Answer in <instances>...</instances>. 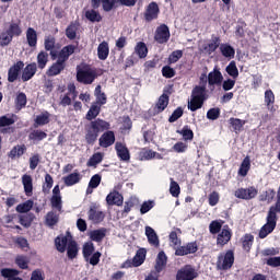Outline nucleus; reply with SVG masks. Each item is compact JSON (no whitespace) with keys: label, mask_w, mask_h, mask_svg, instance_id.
<instances>
[{"label":"nucleus","mask_w":280,"mask_h":280,"mask_svg":"<svg viewBox=\"0 0 280 280\" xmlns=\"http://www.w3.org/2000/svg\"><path fill=\"white\" fill-rule=\"evenodd\" d=\"M110 130V122L96 118L91 120L90 124L85 125V141L89 145H93L97 141L101 132H106Z\"/></svg>","instance_id":"obj_1"},{"label":"nucleus","mask_w":280,"mask_h":280,"mask_svg":"<svg viewBox=\"0 0 280 280\" xmlns=\"http://www.w3.org/2000/svg\"><path fill=\"white\" fill-rule=\"evenodd\" d=\"M277 213H280V186L277 192V202L271 206L267 215V223L260 229L259 237L264 240L272 233L277 226Z\"/></svg>","instance_id":"obj_2"},{"label":"nucleus","mask_w":280,"mask_h":280,"mask_svg":"<svg viewBox=\"0 0 280 280\" xmlns=\"http://www.w3.org/2000/svg\"><path fill=\"white\" fill-rule=\"evenodd\" d=\"M98 75L97 69L90 66L77 68V80L81 82V84H92Z\"/></svg>","instance_id":"obj_3"},{"label":"nucleus","mask_w":280,"mask_h":280,"mask_svg":"<svg viewBox=\"0 0 280 280\" xmlns=\"http://www.w3.org/2000/svg\"><path fill=\"white\" fill-rule=\"evenodd\" d=\"M235 262V256L233 252L229 250L224 254H220L217 261L218 270H229L233 268V264Z\"/></svg>","instance_id":"obj_4"},{"label":"nucleus","mask_w":280,"mask_h":280,"mask_svg":"<svg viewBox=\"0 0 280 280\" xmlns=\"http://www.w3.org/2000/svg\"><path fill=\"white\" fill-rule=\"evenodd\" d=\"M258 194L259 190H257V188H255L254 186H250L248 188L236 189L234 196L240 200H253V198H256Z\"/></svg>","instance_id":"obj_5"},{"label":"nucleus","mask_w":280,"mask_h":280,"mask_svg":"<svg viewBox=\"0 0 280 280\" xmlns=\"http://www.w3.org/2000/svg\"><path fill=\"white\" fill-rule=\"evenodd\" d=\"M198 277V272L191 265H186L177 271L176 280H194Z\"/></svg>","instance_id":"obj_6"},{"label":"nucleus","mask_w":280,"mask_h":280,"mask_svg":"<svg viewBox=\"0 0 280 280\" xmlns=\"http://www.w3.org/2000/svg\"><path fill=\"white\" fill-rule=\"evenodd\" d=\"M170 27H167V25L165 24H162L155 30L154 40L160 45H164V43H167V40H170Z\"/></svg>","instance_id":"obj_7"},{"label":"nucleus","mask_w":280,"mask_h":280,"mask_svg":"<svg viewBox=\"0 0 280 280\" xmlns=\"http://www.w3.org/2000/svg\"><path fill=\"white\" fill-rule=\"evenodd\" d=\"M224 82V75L220 71V68L215 66L211 72L208 73V84L209 86H222Z\"/></svg>","instance_id":"obj_8"},{"label":"nucleus","mask_w":280,"mask_h":280,"mask_svg":"<svg viewBox=\"0 0 280 280\" xmlns=\"http://www.w3.org/2000/svg\"><path fill=\"white\" fill-rule=\"evenodd\" d=\"M232 236L233 232L231 231V228H229V225H224L217 236L218 246H225V244H229Z\"/></svg>","instance_id":"obj_9"},{"label":"nucleus","mask_w":280,"mask_h":280,"mask_svg":"<svg viewBox=\"0 0 280 280\" xmlns=\"http://www.w3.org/2000/svg\"><path fill=\"white\" fill-rule=\"evenodd\" d=\"M106 202L109 207H121L124 205V196L117 191V187L107 195Z\"/></svg>","instance_id":"obj_10"},{"label":"nucleus","mask_w":280,"mask_h":280,"mask_svg":"<svg viewBox=\"0 0 280 280\" xmlns=\"http://www.w3.org/2000/svg\"><path fill=\"white\" fill-rule=\"evenodd\" d=\"M198 252V245L196 243H188L184 246H179L175 249L177 257H185V255H194Z\"/></svg>","instance_id":"obj_11"},{"label":"nucleus","mask_w":280,"mask_h":280,"mask_svg":"<svg viewBox=\"0 0 280 280\" xmlns=\"http://www.w3.org/2000/svg\"><path fill=\"white\" fill-rule=\"evenodd\" d=\"M115 143V131L106 130L98 139L101 148H110Z\"/></svg>","instance_id":"obj_12"},{"label":"nucleus","mask_w":280,"mask_h":280,"mask_svg":"<svg viewBox=\"0 0 280 280\" xmlns=\"http://www.w3.org/2000/svg\"><path fill=\"white\" fill-rule=\"evenodd\" d=\"M51 207L58 211H62V196H60V186L56 185L52 189V197L50 199Z\"/></svg>","instance_id":"obj_13"},{"label":"nucleus","mask_w":280,"mask_h":280,"mask_svg":"<svg viewBox=\"0 0 280 280\" xmlns=\"http://www.w3.org/2000/svg\"><path fill=\"white\" fill-rule=\"evenodd\" d=\"M115 150L120 161H125V162L130 161V150H128V147H126L125 143L116 142Z\"/></svg>","instance_id":"obj_14"},{"label":"nucleus","mask_w":280,"mask_h":280,"mask_svg":"<svg viewBox=\"0 0 280 280\" xmlns=\"http://www.w3.org/2000/svg\"><path fill=\"white\" fill-rule=\"evenodd\" d=\"M24 67L25 63H23V61H18L14 66H12L8 72V81L16 82V80L19 79V73H21V69H23Z\"/></svg>","instance_id":"obj_15"},{"label":"nucleus","mask_w":280,"mask_h":280,"mask_svg":"<svg viewBox=\"0 0 280 280\" xmlns=\"http://www.w3.org/2000/svg\"><path fill=\"white\" fill-rule=\"evenodd\" d=\"M159 4L156 2H151L144 13L145 21H154V19H159Z\"/></svg>","instance_id":"obj_16"},{"label":"nucleus","mask_w":280,"mask_h":280,"mask_svg":"<svg viewBox=\"0 0 280 280\" xmlns=\"http://www.w3.org/2000/svg\"><path fill=\"white\" fill-rule=\"evenodd\" d=\"M62 180L66 187H73V185H78V183L82 180V174H80L78 171H74L73 173L62 177Z\"/></svg>","instance_id":"obj_17"},{"label":"nucleus","mask_w":280,"mask_h":280,"mask_svg":"<svg viewBox=\"0 0 280 280\" xmlns=\"http://www.w3.org/2000/svg\"><path fill=\"white\" fill-rule=\"evenodd\" d=\"M73 54H75V46L68 45L60 50L57 61L65 65L69 60V56H73Z\"/></svg>","instance_id":"obj_18"},{"label":"nucleus","mask_w":280,"mask_h":280,"mask_svg":"<svg viewBox=\"0 0 280 280\" xmlns=\"http://www.w3.org/2000/svg\"><path fill=\"white\" fill-rule=\"evenodd\" d=\"M72 241L71 236L68 234L67 236H58L55 240V246L59 253H65L67 250V246Z\"/></svg>","instance_id":"obj_19"},{"label":"nucleus","mask_w":280,"mask_h":280,"mask_svg":"<svg viewBox=\"0 0 280 280\" xmlns=\"http://www.w3.org/2000/svg\"><path fill=\"white\" fill-rule=\"evenodd\" d=\"M22 185L24 187L25 196H32L34 194V183L31 175L24 174L22 176Z\"/></svg>","instance_id":"obj_20"},{"label":"nucleus","mask_w":280,"mask_h":280,"mask_svg":"<svg viewBox=\"0 0 280 280\" xmlns=\"http://www.w3.org/2000/svg\"><path fill=\"white\" fill-rule=\"evenodd\" d=\"M220 43H221L220 37L212 36L209 43L203 46L205 54H208V56H211V54H213L215 49H218V47L220 48Z\"/></svg>","instance_id":"obj_21"},{"label":"nucleus","mask_w":280,"mask_h":280,"mask_svg":"<svg viewBox=\"0 0 280 280\" xmlns=\"http://www.w3.org/2000/svg\"><path fill=\"white\" fill-rule=\"evenodd\" d=\"M37 66L35 62L27 65L22 72V82H28L33 75H36Z\"/></svg>","instance_id":"obj_22"},{"label":"nucleus","mask_w":280,"mask_h":280,"mask_svg":"<svg viewBox=\"0 0 280 280\" xmlns=\"http://www.w3.org/2000/svg\"><path fill=\"white\" fill-rule=\"evenodd\" d=\"M168 104H170V96L167 94H162L154 106V113H156V115H159V113H163V110L167 108Z\"/></svg>","instance_id":"obj_23"},{"label":"nucleus","mask_w":280,"mask_h":280,"mask_svg":"<svg viewBox=\"0 0 280 280\" xmlns=\"http://www.w3.org/2000/svg\"><path fill=\"white\" fill-rule=\"evenodd\" d=\"M109 54H110V46H108V42H102L97 47L98 60H106Z\"/></svg>","instance_id":"obj_24"},{"label":"nucleus","mask_w":280,"mask_h":280,"mask_svg":"<svg viewBox=\"0 0 280 280\" xmlns=\"http://www.w3.org/2000/svg\"><path fill=\"white\" fill-rule=\"evenodd\" d=\"M219 49L223 58H228V60H233V58H235V48L230 44H221Z\"/></svg>","instance_id":"obj_25"},{"label":"nucleus","mask_w":280,"mask_h":280,"mask_svg":"<svg viewBox=\"0 0 280 280\" xmlns=\"http://www.w3.org/2000/svg\"><path fill=\"white\" fill-rule=\"evenodd\" d=\"M100 113H102V105H98L97 103H92L90 109L85 115V119L88 121H93V119L95 120Z\"/></svg>","instance_id":"obj_26"},{"label":"nucleus","mask_w":280,"mask_h":280,"mask_svg":"<svg viewBox=\"0 0 280 280\" xmlns=\"http://www.w3.org/2000/svg\"><path fill=\"white\" fill-rule=\"evenodd\" d=\"M26 40L30 47H36L38 45V33L33 27L26 30Z\"/></svg>","instance_id":"obj_27"},{"label":"nucleus","mask_w":280,"mask_h":280,"mask_svg":"<svg viewBox=\"0 0 280 280\" xmlns=\"http://www.w3.org/2000/svg\"><path fill=\"white\" fill-rule=\"evenodd\" d=\"M88 215H89V220L94 222V224H100V222H103L105 218L104 212L95 208H91Z\"/></svg>","instance_id":"obj_28"},{"label":"nucleus","mask_w":280,"mask_h":280,"mask_svg":"<svg viewBox=\"0 0 280 280\" xmlns=\"http://www.w3.org/2000/svg\"><path fill=\"white\" fill-rule=\"evenodd\" d=\"M145 235H147L148 242H149V244H151V246L159 247V245H160L159 235H156V232L154 231V229H152L150 226H145Z\"/></svg>","instance_id":"obj_29"},{"label":"nucleus","mask_w":280,"mask_h":280,"mask_svg":"<svg viewBox=\"0 0 280 280\" xmlns=\"http://www.w3.org/2000/svg\"><path fill=\"white\" fill-rule=\"evenodd\" d=\"M102 183V175L95 174L91 177L88 188H86V194H93V189H97L100 187V184Z\"/></svg>","instance_id":"obj_30"},{"label":"nucleus","mask_w":280,"mask_h":280,"mask_svg":"<svg viewBox=\"0 0 280 280\" xmlns=\"http://www.w3.org/2000/svg\"><path fill=\"white\" fill-rule=\"evenodd\" d=\"M44 45H45L46 51H50L51 59L56 60V58H58L56 50H54V47L56 46V38L46 37Z\"/></svg>","instance_id":"obj_31"},{"label":"nucleus","mask_w":280,"mask_h":280,"mask_svg":"<svg viewBox=\"0 0 280 280\" xmlns=\"http://www.w3.org/2000/svg\"><path fill=\"white\" fill-rule=\"evenodd\" d=\"M51 114L49 112H43L42 114L37 115L35 118V128L38 126H47L50 121Z\"/></svg>","instance_id":"obj_32"},{"label":"nucleus","mask_w":280,"mask_h":280,"mask_svg":"<svg viewBox=\"0 0 280 280\" xmlns=\"http://www.w3.org/2000/svg\"><path fill=\"white\" fill-rule=\"evenodd\" d=\"M165 266H167V255H165V252H160L155 262L156 272H161Z\"/></svg>","instance_id":"obj_33"},{"label":"nucleus","mask_w":280,"mask_h":280,"mask_svg":"<svg viewBox=\"0 0 280 280\" xmlns=\"http://www.w3.org/2000/svg\"><path fill=\"white\" fill-rule=\"evenodd\" d=\"M4 31H7L10 34V36L13 38H14V36L19 37V36H21V34H23L21 24L16 23V22H11L9 24V27Z\"/></svg>","instance_id":"obj_34"},{"label":"nucleus","mask_w":280,"mask_h":280,"mask_svg":"<svg viewBox=\"0 0 280 280\" xmlns=\"http://www.w3.org/2000/svg\"><path fill=\"white\" fill-rule=\"evenodd\" d=\"M102 161H104V153L96 152L89 159L86 165H88V167L95 168V167H97V165H100V163H102Z\"/></svg>","instance_id":"obj_35"},{"label":"nucleus","mask_w":280,"mask_h":280,"mask_svg":"<svg viewBox=\"0 0 280 280\" xmlns=\"http://www.w3.org/2000/svg\"><path fill=\"white\" fill-rule=\"evenodd\" d=\"M145 254H147L145 248H140L137 252L136 256L132 259V266L135 268H139V266H141L143 261H145Z\"/></svg>","instance_id":"obj_36"},{"label":"nucleus","mask_w":280,"mask_h":280,"mask_svg":"<svg viewBox=\"0 0 280 280\" xmlns=\"http://www.w3.org/2000/svg\"><path fill=\"white\" fill-rule=\"evenodd\" d=\"M248 172H250V156L247 155L241 163L238 168V176H248Z\"/></svg>","instance_id":"obj_37"},{"label":"nucleus","mask_w":280,"mask_h":280,"mask_svg":"<svg viewBox=\"0 0 280 280\" xmlns=\"http://www.w3.org/2000/svg\"><path fill=\"white\" fill-rule=\"evenodd\" d=\"M206 95H207V86L197 85L192 89L191 97L205 101Z\"/></svg>","instance_id":"obj_38"},{"label":"nucleus","mask_w":280,"mask_h":280,"mask_svg":"<svg viewBox=\"0 0 280 280\" xmlns=\"http://www.w3.org/2000/svg\"><path fill=\"white\" fill-rule=\"evenodd\" d=\"M90 240L92 242H102L106 237V229L102 228L100 230H93L90 232Z\"/></svg>","instance_id":"obj_39"},{"label":"nucleus","mask_w":280,"mask_h":280,"mask_svg":"<svg viewBox=\"0 0 280 280\" xmlns=\"http://www.w3.org/2000/svg\"><path fill=\"white\" fill-rule=\"evenodd\" d=\"M65 70V63L57 60V62L52 63V66L48 69L47 75L54 77L59 75Z\"/></svg>","instance_id":"obj_40"},{"label":"nucleus","mask_w":280,"mask_h":280,"mask_svg":"<svg viewBox=\"0 0 280 280\" xmlns=\"http://www.w3.org/2000/svg\"><path fill=\"white\" fill-rule=\"evenodd\" d=\"M225 71L231 78H233V80H237V78H240V70L237 69V63H235V61H231L226 66Z\"/></svg>","instance_id":"obj_41"},{"label":"nucleus","mask_w":280,"mask_h":280,"mask_svg":"<svg viewBox=\"0 0 280 280\" xmlns=\"http://www.w3.org/2000/svg\"><path fill=\"white\" fill-rule=\"evenodd\" d=\"M1 275L8 280H23L19 278V270L16 269H2Z\"/></svg>","instance_id":"obj_42"},{"label":"nucleus","mask_w":280,"mask_h":280,"mask_svg":"<svg viewBox=\"0 0 280 280\" xmlns=\"http://www.w3.org/2000/svg\"><path fill=\"white\" fill-rule=\"evenodd\" d=\"M202 104H205V101H202V98H196L191 96L190 102H188V108L192 113H196V110L202 108Z\"/></svg>","instance_id":"obj_43"},{"label":"nucleus","mask_w":280,"mask_h":280,"mask_svg":"<svg viewBox=\"0 0 280 280\" xmlns=\"http://www.w3.org/2000/svg\"><path fill=\"white\" fill-rule=\"evenodd\" d=\"M229 124L232 126L234 132H241L242 128L246 125V120L240 118H230Z\"/></svg>","instance_id":"obj_44"},{"label":"nucleus","mask_w":280,"mask_h":280,"mask_svg":"<svg viewBox=\"0 0 280 280\" xmlns=\"http://www.w3.org/2000/svg\"><path fill=\"white\" fill-rule=\"evenodd\" d=\"M67 255L69 259H75L78 257V243L75 241L72 240L68 243Z\"/></svg>","instance_id":"obj_45"},{"label":"nucleus","mask_w":280,"mask_h":280,"mask_svg":"<svg viewBox=\"0 0 280 280\" xmlns=\"http://www.w3.org/2000/svg\"><path fill=\"white\" fill-rule=\"evenodd\" d=\"M47 62H49V54L45 51H40L37 55V67L38 69H45L47 67Z\"/></svg>","instance_id":"obj_46"},{"label":"nucleus","mask_w":280,"mask_h":280,"mask_svg":"<svg viewBox=\"0 0 280 280\" xmlns=\"http://www.w3.org/2000/svg\"><path fill=\"white\" fill-rule=\"evenodd\" d=\"M178 135H182L184 141H194V131L189 126H184L182 130H177Z\"/></svg>","instance_id":"obj_47"},{"label":"nucleus","mask_w":280,"mask_h":280,"mask_svg":"<svg viewBox=\"0 0 280 280\" xmlns=\"http://www.w3.org/2000/svg\"><path fill=\"white\" fill-rule=\"evenodd\" d=\"M28 139L31 141H43V139H47V133L45 131L36 129L28 135Z\"/></svg>","instance_id":"obj_48"},{"label":"nucleus","mask_w":280,"mask_h":280,"mask_svg":"<svg viewBox=\"0 0 280 280\" xmlns=\"http://www.w3.org/2000/svg\"><path fill=\"white\" fill-rule=\"evenodd\" d=\"M25 150H27V148L22 144V145H16L14 147L10 153H9V156L10 159H16V156H23V154H25Z\"/></svg>","instance_id":"obj_49"},{"label":"nucleus","mask_w":280,"mask_h":280,"mask_svg":"<svg viewBox=\"0 0 280 280\" xmlns=\"http://www.w3.org/2000/svg\"><path fill=\"white\" fill-rule=\"evenodd\" d=\"M85 19L92 23H100V21H102V15L95 10H88L85 12Z\"/></svg>","instance_id":"obj_50"},{"label":"nucleus","mask_w":280,"mask_h":280,"mask_svg":"<svg viewBox=\"0 0 280 280\" xmlns=\"http://www.w3.org/2000/svg\"><path fill=\"white\" fill-rule=\"evenodd\" d=\"M33 207H34V201L27 200L24 203L18 205L16 211H18V213H27V212L32 211Z\"/></svg>","instance_id":"obj_51"},{"label":"nucleus","mask_w":280,"mask_h":280,"mask_svg":"<svg viewBox=\"0 0 280 280\" xmlns=\"http://www.w3.org/2000/svg\"><path fill=\"white\" fill-rule=\"evenodd\" d=\"M222 224H224V221H212L209 225V231L211 235H218V233L222 231Z\"/></svg>","instance_id":"obj_52"},{"label":"nucleus","mask_w":280,"mask_h":280,"mask_svg":"<svg viewBox=\"0 0 280 280\" xmlns=\"http://www.w3.org/2000/svg\"><path fill=\"white\" fill-rule=\"evenodd\" d=\"M135 51L139 58H145L148 56V46H145V43H138Z\"/></svg>","instance_id":"obj_53"},{"label":"nucleus","mask_w":280,"mask_h":280,"mask_svg":"<svg viewBox=\"0 0 280 280\" xmlns=\"http://www.w3.org/2000/svg\"><path fill=\"white\" fill-rule=\"evenodd\" d=\"M12 35H10L7 31L0 33V47H8L10 43H12Z\"/></svg>","instance_id":"obj_54"},{"label":"nucleus","mask_w":280,"mask_h":280,"mask_svg":"<svg viewBox=\"0 0 280 280\" xmlns=\"http://www.w3.org/2000/svg\"><path fill=\"white\" fill-rule=\"evenodd\" d=\"M77 32H78V24L71 23L66 30L67 38H69L70 40H75Z\"/></svg>","instance_id":"obj_55"},{"label":"nucleus","mask_w":280,"mask_h":280,"mask_svg":"<svg viewBox=\"0 0 280 280\" xmlns=\"http://www.w3.org/2000/svg\"><path fill=\"white\" fill-rule=\"evenodd\" d=\"M170 194L173 198H178V196H180V186L174 180V178H171Z\"/></svg>","instance_id":"obj_56"},{"label":"nucleus","mask_w":280,"mask_h":280,"mask_svg":"<svg viewBox=\"0 0 280 280\" xmlns=\"http://www.w3.org/2000/svg\"><path fill=\"white\" fill-rule=\"evenodd\" d=\"M15 264L21 268L22 270H27L30 265V258L25 256H18L15 258Z\"/></svg>","instance_id":"obj_57"},{"label":"nucleus","mask_w":280,"mask_h":280,"mask_svg":"<svg viewBox=\"0 0 280 280\" xmlns=\"http://www.w3.org/2000/svg\"><path fill=\"white\" fill-rule=\"evenodd\" d=\"M32 222H34V214L28 213L20 217V224L25 226L26 229L32 226Z\"/></svg>","instance_id":"obj_58"},{"label":"nucleus","mask_w":280,"mask_h":280,"mask_svg":"<svg viewBox=\"0 0 280 280\" xmlns=\"http://www.w3.org/2000/svg\"><path fill=\"white\" fill-rule=\"evenodd\" d=\"M46 224L47 226H56L58 224V214L54 211L48 212L46 214Z\"/></svg>","instance_id":"obj_59"},{"label":"nucleus","mask_w":280,"mask_h":280,"mask_svg":"<svg viewBox=\"0 0 280 280\" xmlns=\"http://www.w3.org/2000/svg\"><path fill=\"white\" fill-rule=\"evenodd\" d=\"M54 187V177L51 175L46 174L45 175V183L43 185V191L44 194H49V190Z\"/></svg>","instance_id":"obj_60"},{"label":"nucleus","mask_w":280,"mask_h":280,"mask_svg":"<svg viewBox=\"0 0 280 280\" xmlns=\"http://www.w3.org/2000/svg\"><path fill=\"white\" fill-rule=\"evenodd\" d=\"M135 205H137V199H135V198H130L129 200H127L125 202V207L122 210V218H126V215H128L129 211H132V208L135 207Z\"/></svg>","instance_id":"obj_61"},{"label":"nucleus","mask_w":280,"mask_h":280,"mask_svg":"<svg viewBox=\"0 0 280 280\" xmlns=\"http://www.w3.org/2000/svg\"><path fill=\"white\" fill-rule=\"evenodd\" d=\"M255 237L250 234H246L243 238V248L244 250H246L247 253L250 250V247L253 246V242H254Z\"/></svg>","instance_id":"obj_62"},{"label":"nucleus","mask_w":280,"mask_h":280,"mask_svg":"<svg viewBox=\"0 0 280 280\" xmlns=\"http://www.w3.org/2000/svg\"><path fill=\"white\" fill-rule=\"evenodd\" d=\"M93 253H95V245H93V243H85L83 246V255L85 259H89Z\"/></svg>","instance_id":"obj_63"},{"label":"nucleus","mask_w":280,"mask_h":280,"mask_svg":"<svg viewBox=\"0 0 280 280\" xmlns=\"http://www.w3.org/2000/svg\"><path fill=\"white\" fill-rule=\"evenodd\" d=\"M179 58H183V50H174L168 57L170 65L176 63Z\"/></svg>","instance_id":"obj_64"}]
</instances>
